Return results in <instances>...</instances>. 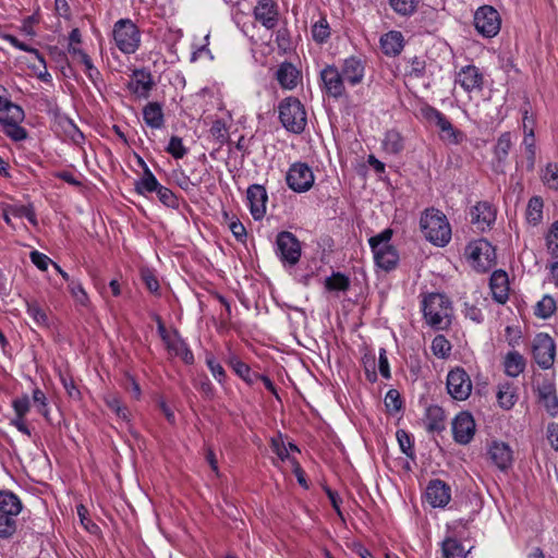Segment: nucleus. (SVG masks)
I'll return each instance as SVG.
<instances>
[{
    "mask_svg": "<svg viewBox=\"0 0 558 558\" xmlns=\"http://www.w3.org/2000/svg\"><path fill=\"white\" fill-rule=\"evenodd\" d=\"M167 151L175 159L183 158L186 154V148L183 145L182 138L172 136L169 141Z\"/></svg>",
    "mask_w": 558,
    "mask_h": 558,
    "instance_id": "obj_58",
    "label": "nucleus"
},
{
    "mask_svg": "<svg viewBox=\"0 0 558 558\" xmlns=\"http://www.w3.org/2000/svg\"><path fill=\"white\" fill-rule=\"evenodd\" d=\"M432 350L435 355L445 357L449 354L451 345L442 335H438L433 339Z\"/></svg>",
    "mask_w": 558,
    "mask_h": 558,
    "instance_id": "obj_51",
    "label": "nucleus"
},
{
    "mask_svg": "<svg viewBox=\"0 0 558 558\" xmlns=\"http://www.w3.org/2000/svg\"><path fill=\"white\" fill-rule=\"evenodd\" d=\"M392 230L391 229H385L384 231H381L380 233L372 236L368 242H369V245H371V248L372 250H376L378 247H383V246H389V242L391 240V236H392Z\"/></svg>",
    "mask_w": 558,
    "mask_h": 558,
    "instance_id": "obj_57",
    "label": "nucleus"
},
{
    "mask_svg": "<svg viewBox=\"0 0 558 558\" xmlns=\"http://www.w3.org/2000/svg\"><path fill=\"white\" fill-rule=\"evenodd\" d=\"M372 251L374 253L376 265L381 269L389 271L397 266L399 255L392 245L378 247Z\"/></svg>",
    "mask_w": 558,
    "mask_h": 558,
    "instance_id": "obj_22",
    "label": "nucleus"
},
{
    "mask_svg": "<svg viewBox=\"0 0 558 558\" xmlns=\"http://www.w3.org/2000/svg\"><path fill=\"white\" fill-rule=\"evenodd\" d=\"M426 500L434 508H444L451 499V489L444 481L433 480L426 488Z\"/></svg>",
    "mask_w": 558,
    "mask_h": 558,
    "instance_id": "obj_17",
    "label": "nucleus"
},
{
    "mask_svg": "<svg viewBox=\"0 0 558 558\" xmlns=\"http://www.w3.org/2000/svg\"><path fill=\"white\" fill-rule=\"evenodd\" d=\"M25 113L23 109L16 105L7 113H0V124L3 133L14 142H21L27 138V131L20 124L24 121Z\"/></svg>",
    "mask_w": 558,
    "mask_h": 558,
    "instance_id": "obj_7",
    "label": "nucleus"
},
{
    "mask_svg": "<svg viewBox=\"0 0 558 558\" xmlns=\"http://www.w3.org/2000/svg\"><path fill=\"white\" fill-rule=\"evenodd\" d=\"M312 37L318 44L327 41L330 37V27L326 17H320L314 23L312 26Z\"/></svg>",
    "mask_w": 558,
    "mask_h": 558,
    "instance_id": "obj_43",
    "label": "nucleus"
},
{
    "mask_svg": "<svg viewBox=\"0 0 558 558\" xmlns=\"http://www.w3.org/2000/svg\"><path fill=\"white\" fill-rule=\"evenodd\" d=\"M422 116L430 123H434L440 131V138L448 144L458 145L463 142V132L453 128L452 123L438 109L432 106H424L421 109Z\"/></svg>",
    "mask_w": 558,
    "mask_h": 558,
    "instance_id": "obj_6",
    "label": "nucleus"
},
{
    "mask_svg": "<svg viewBox=\"0 0 558 558\" xmlns=\"http://www.w3.org/2000/svg\"><path fill=\"white\" fill-rule=\"evenodd\" d=\"M206 364L208 368L210 369L213 376L218 380L222 381L226 377V372L220 363H218L214 356H208L206 359Z\"/></svg>",
    "mask_w": 558,
    "mask_h": 558,
    "instance_id": "obj_60",
    "label": "nucleus"
},
{
    "mask_svg": "<svg viewBox=\"0 0 558 558\" xmlns=\"http://www.w3.org/2000/svg\"><path fill=\"white\" fill-rule=\"evenodd\" d=\"M448 393L456 400H466L472 392V381L462 367H456L447 375Z\"/></svg>",
    "mask_w": 558,
    "mask_h": 558,
    "instance_id": "obj_11",
    "label": "nucleus"
},
{
    "mask_svg": "<svg viewBox=\"0 0 558 558\" xmlns=\"http://www.w3.org/2000/svg\"><path fill=\"white\" fill-rule=\"evenodd\" d=\"M82 64L84 65V72L87 75V77L92 81L95 87L99 89L102 84V76L99 70L93 64L90 58L82 62Z\"/></svg>",
    "mask_w": 558,
    "mask_h": 558,
    "instance_id": "obj_52",
    "label": "nucleus"
},
{
    "mask_svg": "<svg viewBox=\"0 0 558 558\" xmlns=\"http://www.w3.org/2000/svg\"><path fill=\"white\" fill-rule=\"evenodd\" d=\"M385 405L389 412H398L402 408L401 396L398 390L390 389L385 397Z\"/></svg>",
    "mask_w": 558,
    "mask_h": 558,
    "instance_id": "obj_56",
    "label": "nucleus"
},
{
    "mask_svg": "<svg viewBox=\"0 0 558 558\" xmlns=\"http://www.w3.org/2000/svg\"><path fill=\"white\" fill-rule=\"evenodd\" d=\"M397 440L399 442L401 451L409 458L414 457V450H413V444L411 440L410 435L404 432L403 429H400L397 432Z\"/></svg>",
    "mask_w": 558,
    "mask_h": 558,
    "instance_id": "obj_55",
    "label": "nucleus"
},
{
    "mask_svg": "<svg viewBox=\"0 0 558 558\" xmlns=\"http://www.w3.org/2000/svg\"><path fill=\"white\" fill-rule=\"evenodd\" d=\"M220 221L222 225L227 226L239 242L244 243L246 241V229L238 217L230 215L229 211H222Z\"/></svg>",
    "mask_w": 558,
    "mask_h": 558,
    "instance_id": "obj_30",
    "label": "nucleus"
},
{
    "mask_svg": "<svg viewBox=\"0 0 558 558\" xmlns=\"http://www.w3.org/2000/svg\"><path fill=\"white\" fill-rule=\"evenodd\" d=\"M253 15L265 28L274 29L279 22L278 4L275 0H257Z\"/></svg>",
    "mask_w": 558,
    "mask_h": 558,
    "instance_id": "obj_15",
    "label": "nucleus"
},
{
    "mask_svg": "<svg viewBox=\"0 0 558 558\" xmlns=\"http://www.w3.org/2000/svg\"><path fill=\"white\" fill-rule=\"evenodd\" d=\"M497 399L501 408L506 410L511 409L517 401V396L511 385L506 384L500 386L497 393Z\"/></svg>",
    "mask_w": 558,
    "mask_h": 558,
    "instance_id": "obj_42",
    "label": "nucleus"
},
{
    "mask_svg": "<svg viewBox=\"0 0 558 558\" xmlns=\"http://www.w3.org/2000/svg\"><path fill=\"white\" fill-rule=\"evenodd\" d=\"M143 119L151 129H161L165 125L162 106L159 102H148L143 108Z\"/></svg>",
    "mask_w": 558,
    "mask_h": 558,
    "instance_id": "obj_24",
    "label": "nucleus"
},
{
    "mask_svg": "<svg viewBox=\"0 0 558 558\" xmlns=\"http://www.w3.org/2000/svg\"><path fill=\"white\" fill-rule=\"evenodd\" d=\"M546 245L548 252L553 256L558 257V220L555 221L549 229L546 236Z\"/></svg>",
    "mask_w": 558,
    "mask_h": 558,
    "instance_id": "obj_54",
    "label": "nucleus"
},
{
    "mask_svg": "<svg viewBox=\"0 0 558 558\" xmlns=\"http://www.w3.org/2000/svg\"><path fill=\"white\" fill-rule=\"evenodd\" d=\"M156 194H157L160 203L162 205H165L166 207H170V208L178 207V198L173 194V192L171 190H169L168 187L160 185L156 190Z\"/></svg>",
    "mask_w": 558,
    "mask_h": 558,
    "instance_id": "obj_53",
    "label": "nucleus"
},
{
    "mask_svg": "<svg viewBox=\"0 0 558 558\" xmlns=\"http://www.w3.org/2000/svg\"><path fill=\"white\" fill-rule=\"evenodd\" d=\"M454 83L466 93L482 92L484 75L477 66L468 64L456 73Z\"/></svg>",
    "mask_w": 558,
    "mask_h": 558,
    "instance_id": "obj_13",
    "label": "nucleus"
},
{
    "mask_svg": "<svg viewBox=\"0 0 558 558\" xmlns=\"http://www.w3.org/2000/svg\"><path fill=\"white\" fill-rule=\"evenodd\" d=\"M426 63L420 58H413L410 64L409 75L420 78L425 74Z\"/></svg>",
    "mask_w": 558,
    "mask_h": 558,
    "instance_id": "obj_63",
    "label": "nucleus"
},
{
    "mask_svg": "<svg viewBox=\"0 0 558 558\" xmlns=\"http://www.w3.org/2000/svg\"><path fill=\"white\" fill-rule=\"evenodd\" d=\"M12 407L15 411L16 416L24 417L26 413L29 411V398L28 396H23L21 398H16L12 402Z\"/></svg>",
    "mask_w": 558,
    "mask_h": 558,
    "instance_id": "obj_59",
    "label": "nucleus"
},
{
    "mask_svg": "<svg viewBox=\"0 0 558 558\" xmlns=\"http://www.w3.org/2000/svg\"><path fill=\"white\" fill-rule=\"evenodd\" d=\"M325 288L328 291H347L350 288V279L341 272H333L325 279Z\"/></svg>",
    "mask_w": 558,
    "mask_h": 558,
    "instance_id": "obj_40",
    "label": "nucleus"
},
{
    "mask_svg": "<svg viewBox=\"0 0 558 558\" xmlns=\"http://www.w3.org/2000/svg\"><path fill=\"white\" fill-rule=\"evenodd\" d=\"M22 511L20 498L10 490H0V513L16 517Z\"/></svg>",
    "mask_w": 558,
    "mask_h": 558,
    "instance_id": "obj_27",
    "label": "nucleus"
},
{
    "mask_svg": "<svg viewBox=\"0 0 558 558\" xmlns=\"http://www.w3.org/2000/svg\"><path fill=\"white\" fill-rule=\"evenodd\" d=\"M452 434L456 442L468 445L475 434V421L471 413L460 412L452 421Z\"/></svg>",
    "mask_w": 558,
    "mask_h": 558,
    "instance_id": "obj_14",
    "label": "nucleus"
},
{
    "mask_svg": "<svg viewBox=\"0 0 558 558\" xmlns=\"http://www.w3.org/2000/svg\"><path fill=\"white\" fill-rule=\"evenodd\" d=\"M555 310H556L555 300L549 295H545L537 303L535 314H536V316H538L541 318H548L554 314Z\"/></svg>",
    "mask_w": 558,
    "mask_h": 558,
    "instance_id": "obj_46",
    "label": "nucleus"
},
{
    "mask_svg": "<svg viewBox=\"0 0 558 558\" xmlns=\"http://www.w3.org/2000/svg\"><path fill=\"white\" fill-rule=\"evenodd\" d=\"M496 220V211H472L471 222L476 226L481 232L486 231Z\"/></svg>",
    "mask_w": 558,
    "mask_h": 558,
    "instance_id": "obj_38",
    "label": "nucleus"
},
{
    "mask_svg": "<svg viewBox=\"0 0 558 558\" xmlns=\"http://www.w3.org/2000/svg\"><path fill=\"white\" fill-rule=\"evenodd\" d=\"M541 180L546 187L558 191V162H548L541 171Z\"/></svg>",
    "mask_w": 558,
    "mask_h": 558,
    "instance_id": "obj_35",
    "label": "nucleus"
},
{
    "mask_svg": "<svg viewBox=\"0 0 558 558\" xmlns=\"http://www.w3.org/2000/svg\"><path fill=\"white\" fill-rule=\"evenodd\" d=\"M320 78L324 83L326 93L333 98H340L344 95V80L341 72L335 65H327L320 72Z\"/></svg>",
    "mask_w": 558,
    "mask_h": 558,
    "instance_id": "obj_16",
    "label": "nucleus"
},
{
    "mask_svg": "<svg viewBox=\"0 0 558 558\" xmlns=\"http://www.w3.org/2000/svg\"><path fill=\"white\" fill-rule=\"evenodd\" d=\"M541 399L547 410V412L551 416H556L558 414V398L553 391L551 387L548 386L541 390Z\"/></svg>",
    "mask_w": 558,
    "mask_h": 558,
    "instance_id": "obj_44",
    "label": "nucleus"
},
{
    "mask_svg": "<svg viewBox=\"0 0 558 558\" xmlns=\"http://www.w3.org/2000/svg\"><path fill=\"white\" fill-rule=\"evenodd\" d=\"M112 38L117 48L125 53H134L141 45V32L130 19H120L113 24Z\"/></svg>",
    "mask_w": 558,
    "mask_h": 558,
    "instance_id": "obj_4",
    "label": "nucleus"
},
{
    "mask_svg": "<svg viewBox=\"0 0 558 558\" xmlns=\"http://www.w3.org/2000/svg\"><path fill=\"white\" fill-rule=\"evenodd\" d=\"M69 291L74 299L76 305L82 307H88L89 305V298L86 293L85 289L83 288L82 283L76 280L72 279L69 283Z\"/></svg>",
    "mask_w": 558,
    "mask_h": 558,
    "instance_id": "obj_41",
    "label": "nucleus"
},
{
    "mask_svg": "<svg viewBox=\"0 0 558 558\" xmlns=\"http://www.w3.org/2000/svg\"><path fill=\"white\" fill-rule=\"evenodd\" d=\"M154 85L155 82L151 73L145 69H137L133 71L128 88L141 98H148Z\"/></svg>",
    "mask_w": 558,
    "mask_h": 558,
    "instance_id": "obj_18",
    "label": "nucleus"
},
{
    "mask_svg": "<svg viewBox=\"0 0 558 558\" xmlns=\"http://www.w3.org/2000/svg\"><path fill=\"white\" fill-rule=\"evenodd\" d=\"M27 314L34 319L38 326L47 327L48 316L44 308L37 302H27Z\"/></svg>",
    "mask_w": 558,
    "mask_h": 558,
    "instance_id": "obj_45",
    "label": "nucleus"
},
{
    "mask_svg": "<svg viewBox=\"0 0 558 558\" xmlns=\"http://www.w3.org/2000/svg\"><path fill=\"white\" fill-rule=\"evenodd\" d=\"M233 371L239 375L244 381H246L248 385H253L256 381L259 380V375L256 372H252L250 366L240 361V360H233L231 362Z\"/></svg>",
    "mask_w": 558,
    "mask_h": 558,
    "instance_id": "obj_37",
    "label": "nucleus"
},
{
    "mask_svg": "<svg viewBox=\"0 0 558 558\" xmlns=\"http://www.w3.org/2000/svg\"><path fill=\"white\" fill-rule=\"evenodd\" d=\"M166 347L171 353L180 356L184 363L193 364L194 355L177 331L173 332V338L166 344Z\"/></svg>",
    "mask_w": 558,
    "mask_h": 558,
    "instance_id": "obj_28",
    "label": "nucleus"
},
{
    "mask_svg": "<svg viewBox=\"0 0 558 558\" xmlns=\"http://www.w3.org/2000/svg\"><path fill=\"white\" fill-rule=\"evenodd\" d=\"M420 226L425 239L436 246L442 247L451 240V227L442 211H424Z\"/></svg>",
    "mask_w": 558,
    "mask_h": 558,
    "instance_id": "obj_2",
    "label": "nucleus"
},
{
    "mask_svg": "<svg viewBox=\"0 0 558 558\" xmlns=\"http://www.w3.org/2000/svg\"><path fill=\"white\" fill-rule=\"evenodd\" d=\"M33 402L35 407L37 408V411L46 418V421L50 422V414L49 409L47 404V398L39 388H36L33 390Z\"/></svg>",
    "mask_w": 558,
    "mask_h": 558,
    "instance_id": "obj_49",
    "label": "nucleus"
},
{
    "mask_svg": "<svg viewBox=\"0 0 558 558\" xmlns=\"http://www.w3.org/2000/svg\"><path fill=\"white\" fill-rule=\"evenodd\" d=\"M425 426L428 432H441L446 428V415L442 408L430 405L426 409Z\"/></svg>",
    "mask_w": 558,
    "mask_h": 558,
    "instance_id": "obj_25",
    "label": "nucleus"
},
{
    "mask_svg": "<svg viewBox=\"0 0 558 558\" xmlns=\"http://www.w3.org/2000/svg\"><path fill=\"white\" fill-rule=\"evenodd\" d=\"M444 558H465L466 553L461 543L454 538H446L441 546Z\"/></svg>",
    "mask_w": 558,
    "mask_h": 558,
    "instance_id": "obj_36",
    "label": "nucleus"
},
{
    "mask_svg": "<svg viewBox=\"0 0 558 558\" xmlns=\"http://www.w3.org/2000/svg\"><path fill=\"white\" fill-rule=\"evenodd\" d=\"M504 365L508 376L517 377L523 372L525 361L519 352L512 351L506 355Z\"/></svg>",
    "mask_w": 558,
    "mask_h": 558,
    "instance_id": "obj_33",
    "label": "nucleus"
},
{
    "mask_svg": "<svg viewBox=\"0 0 558 558\" xmlns=\"http://www.w3.org/2000/svg\"><path fill=\"white\" fill-rule=\"evenodd\" d=\"M391 8L401 15H410L416 9V0H389Z\"/></svg>",
    "mask_w": 558,
    "mask_h": 558,
    "instance_id": "obj_50",
    "label": "nucleus"
},
{
    "mask_svg": "<svg viewBox=\"0 0 558 558\" xmlns=\"http://www.w3.org/2000/svg\"><path fill=\"white\" fill-rule=\"evenodd\" d=\"M380 47L387 56H398L403 49V35L401 32L391 31L380 38Z\"/></svg>",
    "mask_w": 558,
    "mask_h": 558,
    "instance_id": "obj_26",
    "label": "nucleus"
},
{
    "mask_svg": "<svg viewBox=\"0 0 558 558\" xmlns=\"http://www.w3.org/2000/svg\"><path fill=\"white\" fill-rule=\"evenodd\" d=\"M32 263L40 270H46L48 268V265L52 263V260L45 254L33 251L29 254Z\"/></svg>",
    "mask_w": 558,
    "mask_h": 558,
    "instance_id": "obj_62",
    "label": "nucleus"
},
{
    "mask_svg": "<svg viewBox=\"0 0 558 558\" xmlns=\"http://www.w3.org/2000/svg\"><path fill=\"white\" fill-rule=\"evenodd\" d=\"M383 147L387 153L397 155L404 147L403 137L398 131L389 130L385 133V137L383 140Z\"/></svg>",
    "mask_w": 558,
    "mask_h": 558,
    "instance_id": "obj_34",
    "label": "nucleus"
},
{
    "mask_svg": "<svg viewBox=\"0 0 558 558\" xmlns=\"http://www.w3.org/2000/svg\"><path fill=\"white\" fill-rule=\"evenodd\" d=\"M138 163L143 167L144 173L143 177L136 182V190L142 194L156 192V190L160 186L156 177L153 174L142 158H138Z\"/></svg>",
    "mask_w": 558,
    "mask_h": 558,
    "instance_id": "obj_31",
    "label": "nucleus"
},
{
    "mask_svg": "<svg viewBox=\"0 0 558 558\" xmlns=\"http://www.w3.org/2000/svg\"><path fill=\"white\" fill-rule=\"evenodd\" d=\"M493 299L505 304L509 298V280L508 275L504 270H495L489 280Z\"/></svg>",
    "mask_w": 558,
    "mask_h": 558,
    "instance_id": "obj_19",
    "label": "nucleus"
},
{
    "mask_svg": "<svg viewBox=\"0 0 558 558\" xmlns=\"http://www.w3.org/2000/svg\"><path fill=\"white\" fill-rule=\"evenodd\" d=\"M314 173L305 162L292 163L287 172L286 181L294 192L308 191L314 184Z\"/></svg>",
    "mask_w": 558,
    "mask_h": 558,
    "instance_id": "obj_10",
    "label": "nucleus"
},
{
    "mask_svg": "<svg viewBox=\"0 0 558 558\" xmlns=\"http://www.w3.org/2000/svg\"><path fill=\"white\" fill-rule=\"evenodd\" d=\"M556 345L550 336L538 333L533 341V357L539 367L548 369L553 366Z\"/></svg>",
    "mask_w": 558,
    "mask_h": 558,
    "instance_id": "obj_12",
    "label": "nucleus"
},
{
    "mask_svg": "<svg viewBox=\"0 0 558 558\" xmlns=\"http://www.w3.org/2000/svg\"><path fill=\"white\" fill-rule=\"evenodd\" d=\"M107 407L113 411L118 417L122 420L129 418V411L128 409L122 404L119 397L116 395H108L105 399Z\"/></svg>",
    "mask_w": 558,
    "mask_h": 558,
    "instance_id": "obj_47",
    "label": "nucleus"
},
{
    "mask_svg": "<svg viewBox=\"0 0 558 558\" xmlns=\"http://www.w3.org/2000/svg\"><path fill=\"white\" fill-rule=\"evenodd\" d=\"M522 145L525 150L526 155V168L527 170H533L535 166V159H536V145H535V137H534V131H530V133H526L523 137Z\"/></svg>",
    "mask_w": 558,
    "mask_h": 558,
    "instance_id": "obj_39",
    "label": "nucleus"
},
{
    "mask_svg": "<svg viewBox=\"0 0 558 558\" xmlns=\"http://www.w3.org/2000/svg\"><path fill=\"white\" fill-rule=\"evenodd\" d=\"M465 255L471 265L481 272H486L497 264L495 247L486 239L472 241L465 247Z\"/></svg>",
    "mask_w": 558,
    "mask_h": 558,
    "instance_id": "obj_5",
    "label": "nucleus"
},
{
    "mask_svg": "<svg viewBox=\"0 0 558 558\" xmlns=\"http://www.w3.org/2000/svg\"><path fill=\"white\" fill-rule=\"evenodd\" d=\"M500 23L498 11L490 5L478 8L474 14V26L485 37L497 35L500 29Z\"/></svg>",
    "mask_w": 558,
    "mask_h": 558,
    "instance_id": "obj_9",
    "label": "nucleus"
},
{
    "mask_svg": "<svg viewBox=\"0 0 558 558\" xmlns=\"http://www.w3.org/2000/svg\"><path fill=\"white\" fill-rule=\"evenodd\" d=\"M3 38L5 41H8L10 45L15 47L16 49H19L21 51H25V52H34L36 56L39 57V52L37 49L29 47L28 45H26L25 43H23L19 38H16L15 36L8 34V35H4Z\"/></svg>",
    "mask_w": 558,
    "mask_h": 558,
    "instance_id": "obj_64",
    "label": "nucleus"
},
{
    "mask_svg": "<svg viewBox=\"0 0 558 558\" xmlns=\"http://www.w3.org/2000/svg\"><path fill=\"white\" fill-rule=\"evenodd\" d=\"M512 146L511 134L509 132L502 133L495 145V157L497 159L496 170L504 172L505 161Z\"/></svg>",
    "mask_w": 558,
    "mask_h": 558,
    "instance_id": "obj_29",
    "label": "nucleus"
},
{
    "mask_svg": "<svg viewBox=\"0 0 558 558\" xmlns=\"http://www.w3.org/2000/svg\"><path fill=\"white\" fill-rule=\"evenodd\" d=\"M16 531V520L13 515L0 513V538H8Z\"/></svg>",
    "mask_w": 558,
    "mask_h": 558,
    "instance_id": "obj_48",
    "label": "nucleus"
},
{
    "mask_svg": "<svg viewBox=\"0 0 558 558\" xmlns=\"http://www.w3.org/2000/svg\"><path fill=\"white\" fill-rule=\"evenodd\" d=\"M142 280L144 281L146 288L153 292L156 293L159 290V282L155 275L149 269H143L142 270Z\"/></svg>",
    "mask_w": 558,
    "mask_h": 558,
    "instance_id": "obj_61",
    "label": "nucleus"
},
{
    "mask_svg": "<svg viewBox=\"0 0 558 558\" xmlns=\"http://www.w3.org/2000/svg\"><path fill=\"white\" fill-rule=\"evenodd\" d=\"M340 72L343 80L354 86L360 84L364 77V65L360 59L351 57L344 60Z\"/></svg>",
    "mask_w": 558,
    "mask_h": 558,
    "instance_id": "obj_21",
    "label": "nucleus"
},
{
    "mask_svg": "<svg viewBox=\"0 0 558 558\" xmlns=\"http://www.w3.org/2000/svg\"><path fill=\"white\" fill-rule=\"evenodd\" d=\"M488 454L496 466L502 471L512 465V450L509 445L504 441H494L489 447Z\"/></svg>",
    "mask_w": 558,
    "mask_h": 558,
    "instance_id": "obj_20",
    "label": "nucleus"
},
{
    "mask_svg": "<svg viewBox=\"0 0 558 558\" xmlns=\"http://www.w3.org/2000/svg\"><path fill=\"white\" fill-rule=\"evenodd\" d=\"M279 120L282 126L293 134H301L307 124L304 106L295 97H287L278 106Z\"/></svg>",
    "mask_w": 558,
    "mask_h": 558,
    "instance_id": "obj_3",
    "label": "nucleus"
},
{
    "mask_svg": "<svg viewBox=\"0 0 558 558\" xmlns=\"http://www.w3.org/2000/svg\"><path fill=\"white\" fill-rule=\"evenodd\" d=\"M426 323L437 330H445L451 324L452 307L450 300L441 293H429L422 301Z\"/></svg>",
    "mask_w": 558,
    "mask_h": 558,
    "instance_id": "obj_1",
    "label": "nucleus"
},
{
    "mask_svg": "<svg viewBox=\"0 0 558 558\" xmlns=\"http://www.w3.org/2000/svg\"><path fill=\"white\" fill-rule=\"evenodd\" d=\"M301 243L298 238L289 232L281 231L276 240V253L279 258L291 266L299 263L301 257Z\"/></svg>",
    "mask_w": 558,
    "mask_h": 558,
    "instance_id": "obj_8",
    "label": "nucleus"
},
{
    "mask_svg": "<svg viewBox=\"0 0 558 558\" xmlns=\"http://www.w3.org/2000/svg\"><path fill=\"white\" fill-rule=\"evenodd\" d=\"M276 77L282 88L293 89L298 85L299 71L293 64L283 62L278 68Z\"/></svg>",
    "mask_w": 558,
    "mask_h": 558,
    "instance_id": "obj_23",
    "label": "nucleus"
},
{
    "mask_svg": "<svg viewBox=\"0 0 558 558\" xmlns=\"http://www.w3.org/2000/svg\"><path fill=\"white\" fill-rule=\"evenodd\" d=\"M246 197L250 204V209H266L268 196L266 189L263 185H251L247 189Z\"/></svg>",
    "mask_w": 558,
    "mask_h": 558,
    "instance_id": "obj_32",
    "label": "nucleus"
}]
</instances>
